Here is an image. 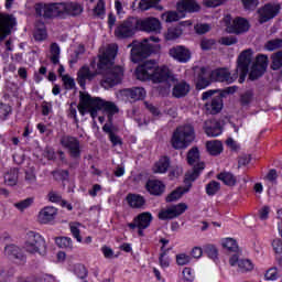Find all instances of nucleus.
<instances>
[{"mask_svg": "<svg viewBox=\"0 0 282 282\" xmlns=\"http://www.w3.org/2000/svg\"><path fill=\"white\" fill-rule=\"evenodd\" d=\"M138 80H152V83H166L169 87L173 85L172 96L184 98L191 91V85L184 80H176L171 69L166 66L158 65L155 61H145L135 69Z\"/></svg>", "mask_w": 282, "mask_h": 282, "instance_id": "f257e3e1", "label": "nucleus"}, {"mask_svg": "<svg viewBox=\"0 0 282 282\" xmlns=\"http://www.w3.org/2000/svg\"><path fill=\"white\" fill-rule=\"evenodd\" d=\"M118 54V46L116 44H111L106 47L99 54L98 69L104 73V78L101 80V85L105 89H109V87H115L122 82V77L124 76V70L120 66H113V61H116V56Z\"/></svg>", "mask_w": 282, "mask_h": 282, "instance_id": "f03ea898", "label": "nucleus"}, {"mask_svg": "<svg viewBox=\"0 0 282 282\" xmlns=\"http://www.w3.org/2000/svg\"><path fill=\"white\" fill-rule=\"evenodd\" d=\"M77 109L82 116L90 113L91 118L98 116V111H106L108 120L111 122V116L118 113V107L111 101H105L100 97H91L89 93H79V104Z\"/></svg>", "mask_w": 282, "mask_h": 282, "instance_id": "7ed1b4c3", "label": "nucleus"}, {"mask_svg": "<svg viewBox=\"0 0 282 282\" xmlns=\"http://www.w3.org/2000/svg\"><path fill=\"white\" fill-rule=\"evenodd\" d=\"M176 10L177 11H167L163 13L161 19L165 21V23H173L180 21V19H184V12H199L200 7L195 0H183L177 2Z\"/></svg>", "mask_w": 282, "mask_h": 282, "instance_id": "20e7f679", "label": "nucleus"}, {"mask_svg": "<svg viewBox=\"0 0 282 282\" xmlns=\"http://www.w3.org/2000/svg\"><path fill=\"white\" fill-rule=\"evenodd\" d=\"M23 249L25 252H29V254H40L41 257H45L47 252V242L41 234L29 231L25 236Z\"/></svg>", "mask_w": 282, "mask_h": 282, "instance_id": "39448f33", "label": "nucleus"}, {"mask_svg": "<svg viewBox=\"0 0 282 282\" xmlns=\"http://www.w3.org/2000/svg\"><path fill=\"white\" fill-rule=\"evenodd\" d=\"M193 140H195V129L192 126H181L174 131L171 144L176 150L187 149Z\"/></svg>", "mask_w": 282, "mask_h": 282, "instance_id": "423d86ee", "label": "nucleus"}, {"mask_svg": "<svg viewBox=\"0 0 282 282\" xmlns=\"http://www.w3.org/2000/svg\"><path fill=\"white\" fill-rule=\"evenodd\" d=\"M131 47L130 58L132 63H138L141 58H147L151 55L153 50V45L149 43L148 39H144L141 42L133 41L131 44L128 45V48Z\"/></svg>", "mask_w": 282, "mask_h": 282, "instance_id": "0eeeda50", "label": "nucleus"}, {"mask_svg": "<svg viewBox=\"0 0 282 282\" xmlns=\"http://www.w3.org/2000/svg\"><path fill=\"white\" fill-rule=\"evenodd\" d=\"M63 3H37L35 4V14L37 17H43V19H54L56 17H62Z\"/></svg>", "mask_w": 282, "mask_h": 282, "instance_id": "6e6552de", "label": "nucleus"}, {"mask_svg": "<svg viewBox=\"0 0 282 282\" xmlns=\"http://www.w3.org/2000/svg\"><path fill=\"white\" fill-rule=\"evenodd\" d=\"M254 61V53L252 50H245L238 57V66L236 72L239 76V83H243L246 80V76H248V67Z\"/></svg>", "mask_w": 282, "mask_h": 282, "instance_id": "1a4fd4ad", "label": "nucleus"}, {"mask_svg": "<svg viewBox=\"0 0 282 282\" xmlns=\"http://www.w3.org/2000/svg\"><path fill=\"white\" fill-rule=\"evenodd\" d=\"M224 23L226 25V31L229 32V34H241L250 30V23L243 18H236L232 20L230 15H226L224 18Z\"/></svg>", "mask_w": 282, "mask_h": 282, "instance_id": "9d476101", "label": "nucleus"}, {"mask_svg": "<svg viewBox=\"0 0 282 282\" xmlns=\"http://www.w3.org/2000/svg\"><path fill=\"white\" fill-rule=\"evenodd\" d=\"M151 221H153V215L149 212H143L134 217L132 223L128 224V228L130 230L138 228L139 237H144V230L151 226Z\"/></svg>", "mask_w": 282, "mask_h": 282, "instance_id": "9b49d317", "label": "nucleus"}, {"mask_svg": "<svg viewBox=\"0 0 282 282\" xmlns=\"http://www.w3.org/2000/svg\"><path fill=\"white\" fill-rule=\"evenodd\" d=\"M135 25L141 32H148L149 34H160L162 32V22L154 17L135 20Z\"/></svg>", "mask_w": 282, "mask_h": 282, "instance_id": "f8f14e48", "label": "nucleus"}, {"mask_svg": "<svg viewBox=\"0 0 282 282\" xmlns=\"http://www.w3.org/2000/svg\"><path fill=\"white\" fill-rule=\"evenodd\" d=\"M188 210V205L186 203H178L162 209L159 213V219L166 221L167 219H177L181 215H184Z\"/></svg>", "mask_w": 282, "mask_h": 282, "instance_id": "ddd939ff", "label": "nucleus"}, {"mask_svg": "<svg viewBox=\"0 0 282 282\" xmlns=\"http://www.w3.org/2000/svg\"><path fill=\"white\" fill-rule=\"evenodd\" d=\"M279 12H281V4L267 3L258 9V21L259 23H268V21H272Z\"/></svg>", "mask_w": 282, "mask_h": 282, "instance_id": "4468645a", "label": "nucleus"}, {"mask_svg": "<svg viewBox=\"0 0 282 282\" xmlns=\"http://www.w3.org/2000/svg\"><path fill=\"white\" fill-rule=\"evenodd\" d=\"M212 80H216V83H227V85H232L237 78H239V74L237 70L230 73L228 68H216L209 73Z\"/></svg>", "mask_w": 282, "mask_h": 282, "instance_id": "2eb2a0df", "label": "nucleus"}, {"mask_svg": "<svg viewBox=\"0 0 282 282\" xmlns=\"http://www.w3.org/2000/svg\"><path fill=\"white\" fill-rule=\"evenodd\" d=\"M137 30L135 19L126 20L115 29V36L117 39H131Z\"/></svg>", "mask_w": 282, "mask_h": 282, "instance_id": "dca6fc26", "label": "nucleus"}, {"mask_svg": "<svg viewBox=\"0 0 282 282\" xmlns=\"http://www.w3.org/2000/svg\"><path fill=\"white\" fill-rule=\"evenodd\" d=\"M265 69H268V56L258 55L249 72L250 80H257V78H261V76L265 74Z\"/></svg>", "mask_w": 282, "mask_h": 282, "instance_id": "f3484780", "label": "nucleus"}, {"mask_svg": "<svg viewBox=\"0 0 282 282\" xmlns=\"http://www.w3.org/2000/svg\"><path fill=\"white\" fill-rule=\"evenodd\" d=\"M169 56L176 63H188L193 57V53L185 45H176L169 50Z\"/></svg>", "mask_w": 282, "mask_h": 282, "instance_id": "a211bd4d", "label": "nucleus"}, {"mask_svg": "<svg viewBox=\"0 0 282 282\" xmlns=\"http://www.w3.org/2000/svg\"><path fill=\"white\" fill-rule=\"evenodd\" d=\"M17 25L13 15L0 13V43L12 34V28Z\"/></svg>", "mask_w": 282, "mask_h": 282, "instance_id": "6ab92c4d", "label": "nucleus"}, {"mask_svg": "<svg viewBox=\"0 0 282 282\" xmlns=\"http://www.w3.org/2000/svg\"><path fill=\"white\" fill-rule=\"evenodd\" d=\"M61 144L68 150L70 158H80V142H78V139L64 135L61 138Z\"/></svg>", "mask_w": 282, "mask_h": 282, "instance_id": "aec40b11", "label": "nucleus"}, {"mask_svg": "<svg viewBox=\"0 0 282 282\" xmlns=\"http://www.w3.org/2000/svg\"><path fill=\"white\" fill-rule=\"evenodd\" d=\"M229 264L232 268H238L240 272H252L254 270V263L250 259H240L239 253H235L229 259Z\"/></svg>", "mask_w": 282, "mask_h": 282, "instance_id": "412c9836", "label": "nucleus"}, {"mask_svg": "<svg viewBox=\"0 0 282 282\" xmlns=\"http://www.w3.org/2000/svg\"><path fill=\"white\" fill-rule=\"evenodd\" d=\"M56 215H58V209L54 206H46L39 212L37 221L40 224H52L56 219Z\"/></svg>", "mask_w": 282, "mask_h": 282, "instance_id": "4be33fe9", "label": "nucleus"}, {"mask_svg": "<svg viewBox=\"0 0 282 282\" xmlns=\"http://www.w3.org/2000/svg\"><path fill=\"white\" fill-rule=\"evenodd\" d=\"M119 98H130L131 100H142L147 96V90L142 87L123 89L118 94Z\"/></svg>", "mask_w": 282, "mask_h": 282, "instance_id": "5701e85b", "label": "nucleus"}, {"mask_svg": "<svg viewBox=\"0 0 282 282\" xmlns=\"http://www.w3.org/2000/svg\"><path fill=\"white\" fill-rule=\"evenodd\" d=\"M96 76H98V72H91L89 66H83L77 73V83L80 87H85L87 80H94Z\"/></svg>", "mask_w": 282, "mask_h": 282, "instance_id": "b1692460", "label": "nucleus"}, {"mask_svg": "<svg viewBox=\"0 0 282 282\" xmlns=\"http://www.w3.org/2000/svg\"><path fill=\"white\" fill-rule=\"evenodd\" d=\"M205 133L208 138H217L221 135V124L217 120H208L205 122Z\"/></svg>", "mask_w": 282, "mask_h": 282, "instance_id": "393cba45", "label": "nucleus"}, {"mask_svg": "<svg viewBox=\"0 0 282 282\" xmlns=\"http://www.w3.org/2000/svg\"><path fill=\"white\" fill-rule=\"evenodd\" d=\"M205 108L206 111L213 116L219 113V111L224 109V100L221 99V96L214 97L209 104L205 105Z\"/></svg>", "mask_w": 282, "mask_h": 282, "instance_id": "a878e982", "label": "nucleus"}, {"mask_svg": "<svg viewBox=\"0 0 282 282\" xmlns=\"http://www.w3.org/2000/svg\"><path fill=\"white\" fill-rule=\"evenodd\" d=\"M63 14H69L70 17H78V14H83V4L78 2L63 3Z\"/></svg>", "mask_w": 282, "mask_h": 282, "instance_id": "bb28decb", "label": "nucleus"}, {"mask_svg": "<svg viewBox=\"0 0 282 282\" xmlns=\"http://www.w3.org/2000/svg\"><path fill=\"white\" fill-rule=\"evenodd\" d=\"M4 254L9 257V259H17L18 261H25V257L21 254V248L17 245H8L4 247Z\"/></svg>", "mask_w": 282, "mask_h": 282, "instance_id": "cd10ccee", "label": "nucleus"}, {"mask_svg": "<svg viewBox=\"0 0 282 282\" xmlns=\"http://www.w3.org/2000/svg\"><path fill=\"white\" fill-rule=\"evenodd\" d=\"M147 191H149V193L151 195H162V193H164V188L165 186L163 185V183L161 181H148L147 185Z\"/></svg>", "mask_w": 282, "mask_h": 282, "instance_id": "c85d7f7f", "label": "nucleus"}, {"mask_svg": "<svg viewBox=\"0 0 282 282\" xmlns=\"http://www.w3.org/2000/svg\"><path fill=\"white\" fill-rule=\"evenodd\" d=\"M188 191H191V185L188 187H177L166 196L165 202L169 204L177 202L178 199H182V197L185 195V193H188Z\"/></svg>", "mask_w": 282, "mask_h": 282, "instance_id": "c756f323", "label": "nucleus"}, {"mask_svg": "<svg viewBox=\"0 0 282 282\" xmlns=\"http://www.w3.org/2000/svg\"><path fill=\"white\" fill-rule=\"evenodd\" d=\"M127 202L131 208H142V206L147 204L144 196L140 194H129L127 196Z\"/></svg>", "mask_w": 282, "mask_h": 282, "instance_id": "7c9ffc66", "label": "nucleus"}, {"mask_svg": "<svg viewBox=\"0 0 282 282\" xmlns=\"http://www.w3.org/2000/svg\"><path fill=\"white\" fill-rule=\"evenodd\" d=\"M169 166H171V160L166 156H162L154 163L153 173L164 174L169 171Z\"/></svg>", "mask_w": 282, "mask_h": 282, "instance_id": "2f4dec72", "label": "nucleus"}, {"mask_svg": "<svg viewBox=\"0 0 282 282\" xmlns=\"http://www.w3.org/2000/svg\"><path fill=\"white\" fill-rule=\"evenodd\" d=\"M206 149L209 155H219L224 151V144L219 140H212L206 142Z\"/></svg>", "mask_w": 282, "mask_h": 282, "instance_id": "473e14b6", "label": "nucleus"}, {"mask_svg": "<svg viewBox=\"0 0 282 282\" xmlns=\"http://www.w3.org/2000/svg\"><path fill=\"white\" fill-rule=\"evenodd\" d=\"M184 34V30L182 26H171L167 29V31L164 33L165 41H177L180 36Z\"/></svg>", "mask_w": 282, "mask_h": 282, "instance_id": "72a5a7b5", "label": "nucleus"}, {"mask_svg": "<svg viewBox=\"0 0 282 282\" xmlns=\"http://www.w3.org/2000/svg\"><path fill=\"white\" fill-rule=\"evenodd\" d=\"M208 76L210 73L206 68H200V74L196 80V89H206L208 85H210V80H208Z\"/></svg>", "mask_w": 282, "mask_h": 282, "instance_id": "f704fd0d", "label": "nucleus"}, {"mask_svg": "<svg viewBox=\"0 0 282 282\" xmlns=\"http://www.w3.org/2000/svg\"><path fill=\"white\" fill-rule=\"evenodd\" d=\"M217 180L223 182L225 186H237V176L230 172H223L217 174Z\"/></svg>", "mask_w": 282, "mask_h": 282, "instance_id": "c9c22d12", "label": "nucleus"}, {"mask_svg": "<svg viewBox=\"0 0 282 282\" xmlns=\"http://www.w3.org/2000/svg\"><path fill=\"white\" fill-rule=\"evenodd\" d=\"M19 183V170L11 169L4 174V184L7 186H17Z\"/></svg>", "mask_w": 282, "mask_h": 282, "instance_id": "e433bc0d", "label": "nucleus"}, {"mask_svg": "<svg viewBox=\"0 0 282 282\" xmlns=\"http://www.w3.org/2000/svg\"><path fill=\"white\" fill-rule=\"evenodd\" d=\"M205 169L204 163H198L185 174V182H195L199 177V174Z\"/></svg>", "mask_w": 282, "mask_h": 282, "instance_id": "4c0bfd02", "label": "nucleus"}, {"mask_svg": "<svg viewBox=\"0 0 282 282\" xmlns=\"http://www.w3.org/2000/svg\"><path fill=\"white\" fill-rule=\"evenodd\" d=\"M187 162L192 166H197V164H204V162H199V149L192 148L187 153Z\"/></svg>", "mask_w": 282, "mask_h": 282, "instance_id": "58836bf2", "label": "nucleus"}, {"mask_svg": "<svg viewBox=\"0 0 282 282\" xmlns=\"http://www.w3.org/2000/svg\"><path fill=\"white\" fill-rule=\"evenodd\" d=\"M35 41H45L47 39V31L44 23H39L34 31Z\"/></svg>", "mask_w": 282, "mask_h": 282, "instance_id": "ea45409f", "label": "nucleus"}, {"mask_svg": "<svg viewBox=\"0 0 282 282\" xmlns=\"http://www.w3.org/2000/svg\"><path fill=\"white\" fill-rule=\"evenodd\" d=\"M223 248L229 250V252H237L239 250V245H237V240L232 238H225L221 240Z\"/></svg>", "mask_w": 282, "mask_h": 282, "instance_id": "a19ab883", "label": "nucleus"}, {"mask_svg": "<svg viewBox=\"0 0 282 282\" xmlns=\"http://www.w3.org/2000/svg\"><path fill=\"white\" fill-rule=\"evenodd\" d=\"M61 58V46L56 43L51 44V62L53 65H58Z\"/></svg>", "mask_w": 282, "mask_h": 282, "instance_id": "79ce46f5", "label": "nucleus"}, {"mask_svg": "<svg viewBox=\"0 0 282 282\" xmlns=\"http://www.w3.org/2000/svg\"><path fill=\"white\" fill-rule=\"evenodd\" d=\"M55 243L56 246H58V248H65L68 250H72V248H74V242L69 237H58L55 239Z\"/></svg>", "mask_w": 282, "mask_h": 282, "instance_id": "37998d69", "label": "nucleus"}, {"mask_svg": "<svg viewBox=\"0 0 282 282\" xmlns=\"http://www.w3.org/2000/svg\"><path fill=\"white\" fill-rule=\"evenodd\" d=\"M220 189L221 184L217 181L209 182L205 187L206 194L209 196L217 195V193H219Z\"/></svg>", "mask_w": 282, "mask_h": 282, "instance_id": "c03bdc74", "label": "nucleus"}, {"mask_svg": "<svg viewBox=\"0 0 282 282\" xmlns=\"http://www.w3.org/2000/svg\"><path fill=\"white\" fill-rule=\"evenodd\" d=\"M33 204H34V198H26L18 203H14L13 206L20 213H24V210H28V208H30V206H32Z\"/></svg>", "mask_w": 282, "mask_h": 282, "instance_id": "a18cd8bd", "label": "nucleus"}, {"mask_svg": "<svg viewBox=\"0 0 282 282\" xmlns=\"http://www.w3.org/2000/svg\"><path fill=\"white\" fill-rule=\"evenodd\" d=\"M70 232L73 237L78 241V243H83V237H80V224L78 223H70L69 225Z\"/></svg>", "mask_w": 282, "mask_h": 282, "instance_id": "49530a36", "label": "nucleus"}, {"mask_svg": "<svg viewBox=\"0 0 282 282\" xmlns=\"http://www.w3.org/2000/svg\"><path fill=\"white\" fill-rule=\"evenodd\" d=\"M94 14L98 19H102L106 14V9H105V0H98L96 7L94 8Z\"/></svg>", "mask_w": 282, "mask_h": 282, "instance_id": "de8ad7c7", "label": "nucleus"}, {"mask_svg": "<svg viewBox=\"0 0 282 282\" xmlns=\"http://www.w3.org/2000/svg\"><path fill=\"white\" fill-rule=\"evenodd\" d=\"M281 276V272H279V269L276 268H270L264 273L265 281H276Z\"/></svg>", "mask_w": 282, "mask_h": 282, "instance_id": "09e8293b", "label": "nucleus"}, {"mask_svg": "<svg viewBox=\"0 0 282 282\" xmlns=\"http://www.w3.org/2000/svg\"><path fill=\"white\" fill-rule=\"evenodd\" d=\"M160 3V0H141L139 3L140 10L145 12L147 10H151V8H155Z\"/></svg>", "mask_w": 282, "mask_h": 282, "instance_id": "8fccbe9b", "label": "nucleus"}, {"mask_svg": "<svg viewBox=\"0 0 282 282\" xmlns=\"http://www.w3.org/2000/svg\"><path fill=\"white\" fill-rule=\"evenodd\" d=\"M279 47H282L281 39L270 40L265 44V50H268L269 52H274V50H279Z\"/></svg>", "mask_w": 282, "mask_h": 282, "instance_id": "3c124183", "label": "nucleus"}, {"mask_svg": "<svg viewBox=\"0 0 282 282\" xmlns=\"http://www.w3.org/2000/svg\"><path fill=\"white\" fill-rule=\"evenodd\" d=\"M176 263L177 265H188V263H191V256L187 253L176 254Z\"/></svg>", "mask_w": 282, "mask_h": 282, "instance_id": "603ef678", "label": "nucleus"}, {"mask_svg": "<svg viewBox=\"0 0 282 282\" xmlns=\"http://www.w3.org/2000/svg\"><path fill=\"white\" fill-rule=\"evenodd\" d=\"M62 80L66 89H74L76 83L74 82V78H72L69 75L62 76Z\"/></svg>", "mask_w": 282, "mask_h": 282, "instance_id": "864d4df0", "label": "nucleus"}, {"mask_svg": "<svg viewBox=\"0 0 282 282\" xmlns=\"http://www.w3.org/2000/svg\"><path fill=\"white\" fill-rule=\"evenodd\" d=\"M48 202H52L53 204H58V202H62L63 196L58 192L51 191L47 195Z\"/></svg>", "mask_w": 282, "mask_h": 282, "instance_id": "5fc2aeb1", "label": "nucleus"}, {"mask_svg": "<svg viewBox=\"0 0 282 282\" xmlns=\"http://www.w3.org/2000/svg\"><path fill=\"white\" fill-rule=\"evenodd\" d=\"M245 10H254L259 6V0H242Z\"/></svg>", "mask_w": 282, "mask_h": 282, "instance_id": "6e6d98bb", "label": "nucleus"}, {"mask_svg": "<svg viewBox=\"0 0 282 282\" xmlns=\"http://www.w3.org/2000/svg\"><path fill=\"white\" fill-rule=\"evenodd\" d=\"M161 268H169L171 265V259L166 256V251H163L159 258Z\"/></svg>", "mask_w": 282, "mask_h": 282, "instance_id": "4d7b16f0", "label": "nucleus"}, {"mask_svg": "<svg viewBox=\"0 0 282 282\" xmlns=\"http://www.w3.org/2000/svg\"><path fill=\"white\" fill-rule=\"evenodd\" d=\"M272 248L278 257H281L282 254V240L281 239H274L272 241Z\"/></svg>", "mask_w": 282, "mask_h": 282, "instance_id": "13d9d810", "label": "nucleus"}, {"mask_svg": "<svg viewBox=\"0 0 282 282\" xmlns=\"http://www.w3.org/2000/svg\"><path fill=\"white\" fill-rule=\"evenodd\" d=\"M214 46H215V40L203 39L200 41L202 50H205V51L213 50Z\"/></svg>", "mask_w": 282, "mask_h": 282, "instance_id": "bf43d9fd", "label": "nucleus"}, {"mask_svg": "<svg viewBox=\"0 0 282 282\" xmlns=\"http://www.w3.org/2000/svg\"><path fill=\"white\" fill-rule=\"evenodd\" d=\"M75 274H77L79 279H85V276H87V269L83 264H77L75 267Z\"/></svg>", "mask_w": 282, "mask_h": 282, "instance_id": "052dcab7", "label": "nucleus"}, {"mask_svg": "<svg viewBox=\"0 0 282 282\" xmlns=\"http://www.w3.org/2000/svg\"><path fill=\"white\" fill-rule=\"evenodd\" d=\"M183 278L185 279V281H194L195 272H193V269H191V268H184L183 269Z\"/></svg>", "mask_w": 282, "mask_h": 282, "instance_id": "680f3d73", "label": "nucleus"}, {"mask_svg": "<svg viewBox=\"0 0 282 282\" xmlns=\"http://www.w3.org/2000/svg\"><path fill=\"white\" fill-rule=\"evenodd\" d=\"M195 32L197 34H206V32H210V24H196Z\"/></svg>", "mask_w": 282, "mask_h": 282, "instance_id": "e2e57ef3", "label": "nucleus"}, {"mask_svg": "<svg viewBox=\"0 0 282 282\" xmlns=\"http://www.w3.org/2000/svg\"><path fill=\"white\" fill-rule=\"evenodd\" d=\"M225 1L226 0H205L204 6H206V8H218V6H224Z\"/></svg>", "mask_w": 282, "mask_h": 282, "instance_id": "0e129e2a", "label": "nucleus"}, {"mask_svg": "<svg viewBox=\"0 0 282 282\" xmlns=\"http://www.w3.org/2000/svg\"><path fill=\"white\" fill-rule=\"evenodd\" d=\"M268 217H270V207L269 206H263L260 210H259V218L262 221H265V219H268Z\"/></svg>", "mask_w": 282, "mask_h": 282, "instance_id": "69168bd1", "label": "nucleus"}, {"mask_svg": "<svg viewBox=\"0 0 282 282\" xmlns=\"http://www.w3.org/2000/svg\"><path fill=\"white\" fill-rule=\"evenodd\" d=\"M219 43L221 45H235V43H237V39L232 36H225L219 40Z\"/></svg>", "mask_w": 282, "mask_h": 282, "instance_id": "338daca9", "label": "nucleus"}, {"mask_svg": "<svg viewBox=\"0 0 282 282\" xmlns=\"http://www.w3.org/2000/svg\"><path fill=\"white\" fill-rule=\"evenodd\" d=\"M279 177V175L276 174L275 170H271L267 176L264 177V180H267V182H270L271 184H274V182H276V178Z\"/></svg>", "mask_w": 282, "mask_h": 282, "instance_id": "774afa93", "label": "nucleus"}]
</instances>
